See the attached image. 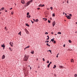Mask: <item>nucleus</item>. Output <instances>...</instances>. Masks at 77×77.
I'll return each mask as SVG.
<instances>
[{
  "mask_svg": "<svg viewBox=\"0 0 77 77\" xmlns=\"http://www.w3.org/2000/svg\"><path fill=\"white\" fill-rule=\"evenodd\" d=\"M5 58V55H3L2 57V59H4Z\"/></svg>",
  "mask_w": 77,
  "mask_h": 77,
  "instance_id": "6e6552de",
  "label": "nucleus"
},
{
  "mask_svg": "<svg viewBox=\"0 0 77 77\" xmlns=\"http://www.w3.org/2000/svg\"><path fill=\"white\" fill-rule=\"evenodd\" d=\"M2 14V12H0V14Z\"/></svg>",
  "mask_w": 77,
  "mask_h": 77,
  "instance_id": "052dcab7",
  "label": "nucleus"
},
{
  "mask_svg": "<svg viewBox=\"0 0 77 77\" xmlns=\"http://www.w3.org/2000/svg\"><path fill=\"white\" fill-rule=\"evenodd\" d=\"M45 18H43V20H45Z\"/></svg>",
  "mask_w": 77,
  "mask_h": 77,
  "instance_id": "13d9d810",
  "label": "nucleus"
},
{
  "mask_svg": "<svg viewBox=\"0 0 77 77\" xmlns=\"http://www.w3.org/2000/svg\"><path fill=\"white\" fill-rule=\"evenodd\" d=\"M38 6H39V7H40V6H41V5H39Z\"/></svg>",
  "mask_w": 77,
  "mask_h": 77,
  "instance_id": "4d7b16f0",
  "label": "nucleus"
},
{
  "mask_svg": "<svg viewBox=\"0 0 77 77\" xmlns=\"http://www.w3.org/2000/svg\"><path fill=\"white\" fill-rule=\"evenodd\" d=\"M29 57L28 56L25 55L23 58V60L27 62L28 60V59H29Z\"/></svg>",
  "mask_w": 77,
  "mask_h": 77,
  "instance_id": "f257e3e1",
  "label": "nucleus"
},
{
  "mask_svg": "<svg viewBox=\"0 0 77 77\" xmlns=\"http://www.w3.org/2000/svg\"><path fill=\"white\" fill-rule=\"evenodd\" d=\"M33 20L34 21H35V19H33Z\"/></svg>",
  "mask_w": 77,
  "mask_h": 77,
  "instance_id": "6e6d98bb",
  "label": "nucleus"
},
{
  "mask_svg": "<svg viewBox=\"0 0 77 77\" xmlns=\"http://www.w3.org/2000/svg\"><path fill=\"white\" fill-rule=\"evenodd\" d=\"M55 35H57V34H55Z\"/></svg>",
  "mask_w": 77,
  "mask_h": 77,
  "instance_id": "69168bd1",
  "label": "nucleus"
},
{
  "mask_svg": "<svg viewBox=\"0 0 77 77\" xmlns=\"http://www.w3.org/2000/svg\"><path fill=\"white\" fill-rule=\"evenodd\" d=\"M49 61H47V63H49Z\"/></svg>",
  "mask_w": 77,
  "mask_h": 77,
  "instance_id": "7c9ffc66",
  "label": "nucleus"
},
{
  "mask_svg": "<svg viewBox=\"0 0 77 77\" xmlns=\"http://www.w3.org/2000/svg\"><path fill=\"white\" fill-rule=\"evenodd\" d=\"M31 21L32 24H33V22L32 20H31Z\"/></svg>",
  "mask_w": 77,
  "mask_h": 77,
  "instance_id": "58836bf2",
  "label": "nucleus"
},
{
  "mask_svg": "<svg viewBox=\"0 0 77 77\" xmlns=\"http://www.w3.org/2000/svg\"><path fill=\"white\" fill-rule=\"evenodd\" d=\"M48 51H49V52H50V53H51V50H48Z\"/></svg>",
  "mask_w": 77,
  "mask_h": 77,
  "instance_id": "cd10ccee",
  "label": "nucleus"
},
{
  "mask_svg": "<svg viewBox=\"0 0 77 77\" xmlns=\"http://www.w3.org/2000/svg\"><path fill=\"white\" fill-rule=\"evenodd\" d=\"M29 66H28V67H29Z\"/></svg>",
  "mask_w": 77,
  "mask_h": 77,
  "instance_id": "338daca9",
  "label": "nucleus"
},
{
  "mask_svg": "<svg viewBox=\"0 0 77 77\" xmlns=\"http://www.w3.org/2000/svg\"><path fill=\"white\" fill-rule=\"evenodd\" d=\"M10 45H11V47H12V46H13V45H14V43H13V42H10Z\"/></svg>",
  "mask_w": 77,
  "mask_h": 77,
  "instance_id": "39448f33",
  "label": "nucleus"
},
{
  "mask_svg": "<svg viewBox=\"0 0 77 77\" xmlns=\"http://www.w3.org/2000/svg\"><path fill=\"white\" fill-rule=\"evenodd\" d=\"M30 70H31V69H32V67H30Z\"/></svg>",
  "mask_w": 77,
  "mask_h": 77,
  "instance_id": "79ce46f5",
  "label": "nucleus"
},
{
  "mask_svg": "<svg viewBox=\"0 0 77 77\" xmlns=\"http://www.w3.org/2000/svg\"><path fill=\"white\" fill-rule=\"evenodd\" d=\"M51 34H53V32H51Z\"/></svg>",
  "mask_w": 77,
  "mask_h": 77,
  "instance_id": "de8ad7c7",
  "label": "nucleus"
},
{
  "mask_svg": "<svg viewBox=\"0 0 77 77\" xmlns=\"http://www.w3.org/2000/svg\"><path fill=\"white\" fill-rule=\"evenodd\" d=\"M47 39H48V40L49 39V38H47Z\"/></svg>",
  "mask_w": 77,
  "mask_h": 77,
  "instance_id": "603ef678",
  "label": "nucleus"
},
{
  "mask_svg": "<svg viewBox=\"0 0 77 77\" xmlns=\"http://www.w3.org/2000/svg\"><path fill=\"white\" fill-rule=\"evenodd\" d=\"M54 43V44H55L56 43V41H55L54 40L53 41Z\"/></svg>",
  "mask_w": 77,
  "mask_h": 77,
  "instance_id": "72a5a7b5",
  "label": "nucleus"
},
{
  "mask_svg": "<svg viewBox=\"0 0 77 77\" xmlns=\"http://www.w3.org/2000/svg\"><path fill=\"white\" fill-rule=\"evenodd\" d=\"M9 49H10V51H12V49H11V48H9Z\"/></svg>",
  "mask_w": 77,
  "mask_h": 77,
  "instance_id": "4be33fe9",
  "label": "nucleus"
},
{
  "mask_svg": "<svg viewBox=\"0 0 77 77\" xmlns=\"http://www.w3.org/2000/svg\"><path fill=\"white\" fill-rule=\"evenodd\" d=\"M71 62H74V60L73 59H72L71 60Z\"/></svg>",
  "mask_w": 77,
  "mask_h": 77,
  "instance_id": "a211bd4d",
  "label": "nucleus"
},
{
  "mask_svg": "<svg viewBox=\"0 0 77 77\" xmlns=\"http://www.w3.org/2000/svg\"><path fill=\"white\" fill-rule=\"evenodd\" d=\"M69 42L70 43H71V42H71V41L70 40H69Z\"/></svg>",
  "mask_w": 77,
  "mask_h": 77,
  "instance_id": "412c9836",
  "label": "nucleus"
},
{
  "mask_svg": "<svg viewBox=\"0 0 77 77\" xmlns=\"http://www.w3.org/2000/svg\"><path fill=\"white\" fill-rule=\"evenodd\" d=\"M4 9H5V8H2L0 10V11H3V10H4Z\"/></svg>",
  "mask_w": 77,
  "mask_h": 77,
  "instance_id": "9b49d317",
  "label": "nucleus"
},
{
  "mask_svg": "<svg viewBox=\"0 0 77 77\" xmlns=\"http://www.w3.org/2000/svg\"><path fill=\"white\" fill-rule=\"evenodd\" d=\"M31 53L32 54H34V51H32L31 52Z\"/></svg>",
  "mask_w": 77,
  "mask_h": 77,
  "instance_id": "f8f14e48",
  "label": "nucleus"
},
{
  "mask_svg": "<svg viewBox=\"0 0 77 77\" xmlns=\"http://www.w3.org/2000/svg\"><path fill=\"white\" fill-rule=\"evenodd\" d=\"M66 17H67L68 19H71V17H70L69 16H66Z\"/></svg>",
  "mask_w": 77,
  "mask_h": 77,
  "instance_id": "f03ea898",
  "label": "nucleus"
},
{
  "mask_svg": "<svg viewBox=\"0 0 77 77\" xmlns=\"http://www.w3.org/2000/svg\"><path fill=\"white\" fill-rule=\"evenodd\" d=\"M14 14V12H11V14L13 15Z\"/></svg>",
  "mask_w": 77,
  "mask_h": 77,
  "instance_id": "4c0bfd02",
  "label": "nucleus"
},
{
  "mask_svg": "<svg viewBox=\"0 0 77 77\" xmlns=\"http://www.w3.org/2000/svg\"><path fill=\"white\" fill-rule=\"evenodd\" d=\"M5 12H8V11H6V10H5Z\"/></svg>",
  "mask_w": 77,
  "mask_h": 77,
  "instance_id": "5fc2aeb1",
  "label": "nucleus"
},
{
  "mask_svg": "<svg viewBox=\"0 0 77 77\" xmlns=\"http://www.w3.org/2000/svg\"><path fill=\"white\" fill-rule=\"evenodd\" d=\"M76 24H77V22H76Z\"/></svg>",
  "mask_w": 77,
  "mask_h": 77,
  "instance_id": "0e129e2a",
  "label": "nucleus"
},
{
  "mask_svg": "<svg viewBox=\"0 0 77 77\" xmlns=\"http://www.w3.org/2000/svg\"><path fill=\"white\" fill-rule=\"evenodd\" d=\"M32 1H33V0H31L30 1H29V2H30V3H31V2Z\"/></svg>",
  "mask_w": 77,
  "mask_h": 77,
  "instance_id": "c85d7f7f",
  "label": "nucleus"
},
{
  "mask_svg": "<svg viewBox=\"0 0 77 77\" xmlns=\"http://www.w3.org/2000/svg\"><path fill=\"white\" fill-rule=\"evenodd\" d=\"M54 66L53 67L54 69H55L56 68V65H54Z\"/></svg>",
  "mask_w": 77,
  "mask_h": 77,
  "instance_id": "ddd939ff",
  "label": "nucleus"
},
{
  "mask_svg": "<svg viewBox=\"0 0 77 77\" xmlns=\"http://www.w3.org/2000/svg\"><path fill=\"white\" fill-rule=\"evenodd\" d=\"M55 24L56 22H55V21H54V22L52 23L53 27H54V25H55Z\"/></svg>",
  "mask_w": 77,
  "mask_h": 77,
  "instance_id": "20e7f679",
  "label": "nucleus"
},
{
  "mask_svg": "<svg viewBox=\"0 0 77 77\" xmlns=\"http://www.w3.org/2000/svg\"><path fill=\"white\" fill-rule=\"evenodd\" d=\"M47 45H48H48H48V43H47Z\"/></svg>",
  "mask_w": 77,
  "mask_h": 77,
  "instance_id": "3c124183",
  "label": "nucleus"
},
{
  "mask_svg": "<svg viewBox=\"0 0 77 77\" xmlns=\"http://www.w3.org/2000/svg\"><path fill=\"white\" fill-rule=\"evenodd\" d=\"M50 9L51 10H53V7H50Z\"/></svg>",
  "mask_w": 77,
  "mask_h": 77,
  "instance_id": "a878e982",
  "label": "nucleus"
},
{
  "mask_svg": "<svg viewBox=\"0 0 77 77\" xmlns=\"http://www.w3.org/2000/svg\"><path fill=\"white\" fill-rule=\"evenodd\" d=\"M47 42V43L49 42V41H46L45 42Z\"/></svg>",
  "mask_w": 77,
  "mask_h": 77,
  "instance_id": "ea45409f",
  "label": "nucleus"
},
{
  "mask_svg": "<svg viewBox=\"0 0 77 77\" xmlns=\"http://www.w3.org/2000/svg\"><path fill=\"white\" fill-rule=\"evenodd\" d=\"M38 60V59H37V60Z\"/></svg>",
  "mask_w": 77,
  "mask_h": 77,
  "instance_id": "774afa93",
  "label": "nucleus"
},
{
  "mask_svg": "<svg viewBox=\"0 0 77 77\" xmlns=\"http://www.w3.org/2000/svg\"><path fill=\"white\" fill-rule=\"evenodd\" d=\"M26 26H27L28 27H29V25L28 24H27V23H26Z\"/></svg>",
  "mask_w": 77,
  "mask_h": 77,
  "instance_id": "dca6fc26",
  "label": "nucleus"
},
{
  "mask_svg": "<svg viewBox=\"0 0 77 77\" xmlns=\"http://www.w3.org/2000/svg\"><path fill=\"white\" fill-rule=\"evenodd\" d=\"M74 76H75V77H76L77 76V74H75Z\"/></svg>",
  "mask_w": 77,
  "mask_h": 77,
  "instance_id": "b1692460",
  "label": "nucleus"
},
{
  "mask_svg": "<svg viewBox=\"0 0 77 77\" xmlns=\"http://www.w3.org/2000/svg\"><path fill=\"white\" fill-rule=\"evenodd\" d=\"M21 3L23 4H24V3H25V2L24 0H22L21 1Z\"/></svg>",
  "mask_w": 77,
  "mask_h": 77,
  "instance_id": "0eeeda50",
  "label": "nucleus"
},
{
  "mask_svg": "<svg viewBox=\"0 0 77 77\" xmlns=\"http://www.w3.org/2000/svg\"><path fill=\"white\" fill-rule=\"evenodd\" d=\"M48 33L47 32H46L45 33V35H48Z\"/></svg>",
  "mask_w": 77,
  "mask_h": 77,
  "instance_id": "c756f323",
  "label": "nucleus"
},
{
  "mask_svg": "<svg viewBox=\"0 0 77 77\" xmlns=\"http://www.w3.org/2000/svg\"><path fill=\"white\" fill-rule=\"evenodd\" d=\"M45 21H47V18H45V19L44 20Z\"/></svg>",
  "mask_w": 77,
  "mask_h": 77,
  "instance_id": "c9c22d12",
  "label": "nucleus"
},
{
  "mask_svg": "<svg viewBox=\"0 0 77 77\" xmlns=\"http://www.w3.org/2000/svg\"><path fill=\"white\" fill-rule=\"evenodd\" d=\"M30 2L29 1H28V2H27L26 3V6H28L30 4Z\"/></svg>",
  "mask_w": 77,
  "mask_h": 77,
  "instance_id": "7ed1b4c3",
  "label": "nucleus"
},
{
  "mask_svg": "<svg viewBox=\"0 0 77 77\" xmlns=\"http://www.w3.org/2000/svg\"><path fill=\"white\" fill-rule=\"evenodd\" d=\"M10 10H11V9H12V8H10Z\"/></svg>",
  "mask_w": 77,
  "mask_h": 77,
  "instance_id": "37998d69",
  "label": "nucleus"
},
{
  "mask_svg": "<svg viewBox=\"0 0 77 77\" xmlns=\"http://www.w3.org/2000/svg\"><path fill=\"white\" fill-rule=\"evenodd\" d=\"M37 9H38V10H39V9H40V8H37Z\"/></svg>",
  "mask_w": 77,
  "mask_h": 77,
  "instance_id": "a19ab883",
  "label": "nucleus"
},
{
  "mask_svg": "<svg viewBox=\"0 0 77 77\" xmlns=\"http://www.w3.org/2000/svg\"><path fill=\"white\" fill-rule=\"evenodd\" d=\"M50 63L48 65V68H49V67H50Z\"/></svg>",
  "mask_w": 77,
  "mask_h": 77,
  "instance_id": "aec40b11",
  "label": "nucleus"
},
{
  "mask_svg": "<svg viewBox=\"0 0 77 77\" xmlns=\"http://www.w3.org/2000/svg\"><path fill=\"white\" fill-rule=\"evenodd\" d=\"M63 47H65V45H63Z\"/></svg>",
  "mask_w": 77,
  "mask_h": 77,
  "instance_id": "49530a36",
  "label": "nucleus"
},
{
  "mask_svg": "<svg viewBox=\"0 0 77 77\" xmlns=\"http://www.w3.org/2000/svg\"><path fill=\"white\" fill-rule=\"evenodd\" d=\"M51 63H52V62H51L49 63H50V64H51Z\"/></svg>",
  "mask_w": 77,
  "mask_h": 77,
  "instance_id": "a18cd8bd",
  "label": "nucleus"
},
{
  "mask_svg": "<svg viewBox=\"0 0 77 77\" xmlns=\"http://www.w3.org/2000/svg\"><path fill=\"white\" fill-rule=\"evenodd\" d=\"M68 2H69V1H68V0H67V3H68Z\"/></svg>",
  "mask_w": 77,
  "mask_h": 77,
  "instance_id": "c03bdc74",
  "label": "nucleus"
},
{
  "mask_svg": "<svg viewBox=\"0 0 77 77\" xmlns=\"http://www.w3.org/2000/svg\"><path fill=\"white\" fill-rule=\"evenodd\" d=\"M61 32H57L58 34H60V35H61Z\"/></svg>",
  "mask_w": 77,
  "mask_h": 77,
  "instance_id": "6ab92c4d",
  "label": "nucleus"
},
{
  "mask_svg": "<svg viewBox=\"0 0 77 77\" xmlns=\"http://www.w3.org/2000/svg\"><path fill=\"white\" fill-rule=\"evenodd\" d=\"M27 18H30V15H27Z\"/></svg>",
  "mask_w": 77,
  "mask_h": 77,
  "instance_id": "4468645a",
  "label": "nucleus"
},
{
  "mask_svg": "<svg viewBox=\"0 0 77 77\" xmlns=\"http://www.w3.org/2000/svg\"><path fill=\"white\" fill-rule=\"evenodd\" d=\"M51 41H52V42H53V41H54V38H53L52 39H51Z\"/></svg>",
  "mask_w": 77,
  "mask_h": 77,
  "instance_id": "2eb2a0df",
  "label": "nucleus"
},
{
  "mask_svg": "<svg viewBox=\"0 0 77 77\" xmlns=\"http://www.w3.org/2000/svg\"><path fill=\"white\" fill-rule=\"evenodd\" d=\"M38 21H39V20H38V19H36L35 20V22H38Z\"/></svg>",
  "mask_w": 77,
  "mask_h": 77,
  "instance_id": "f3484780",
  "label": "nucleus"
},
{
  "mask_svg": "<svg viewBox=\"0 0 77 77\" xmlns=\"http://www.w3.org/2000/svg\"><path fill=\"white\" fill-rule=\"evenodd\" d=\"M1 46L2 47H3V49H5V44H4L3 45H1Z\"/></svg>",
  "mask_w": 77,
  "mask_h": 77,
  "instance_id": "423d86ee",
  "label": "nucleus"
},
{
  "mask_svg": "<svg viewBox=\"0 0 77 77\" xmlns=\"http://www.w3.org/2000/svg\"><path fill=\"white\" fill-rule=\"evenodd\" d=\"M45 5H41V7H44V6Z\"/></svg>",
  "mask_w": 77,
  "mask_h": 77,
  "instance_id": "393cba45",
  "label": "nucleus"
},
{
  "mask_svg": "<svg viewBox=\"0 0 77 77\" xmlns=\"http://www.w3.org/2000/svg\"><path fill=\"white\" fill-rule=\"evenodd\" d=\"M69 16H70V17H71V16H72V15L71 14H69Z\"/></svg>",
  "mask_w": 77,
  "mask_h": 77,
  "instance_id": "e433bc0d",
  "label": "nucleus"
},
{
  "mask_svg": "<svg viewBox=\"0 0 77 77\" xmlns=\"http://www.w3.org/2000/svg\"><path fill=\"white\" fill-rule=\"evenodd\" d=\"M42 60H43V61H45V59H44V58H43Z\"/></svg>",
  "mask_w": 77,
  "mask_h": 77,
  "instance_id": "2f4dec72",
  "label": "nucleus"
},
{
  "mask_svg": "<svg viewBox=\"0 0 77 77\" xmlns=\"http://www.w3.org/2000/svg\"><path fill=\"white\" fill-rule=\"evenodd\" d=\"M47 37L48 38H49V36H48V35L47 36Z\"/></svg>",
  "mask_w": 77,
  "mask_h": 77,
  "instance_id": "09e8293b",
  "label": "nucleus"
},
{
  "mask_svg": "<svg viewBox=\"0 0 77 77\" xmlns=\"http://www.w3.org/2000/svg\"><path fill=\"white\" fill-rule=\"evenodd\" d=\"M58 57V55H57V57Z\"/></svg>",
  "mask_w": 77,
  "mask_h": 77,
  "instance_id": "8fccbe9b",
  "label": "nucleus"
},
{
  "mask_svg": "<svg viewBox=\"0 0 77 77\" xmlns=\"http://www.w3.org/2000/svg\"><path fill=\"white\" fill-rule=\"evenodd\" d=\"M48 47H50V45H48Z\"/></svg>",
  "mask_w": 77,
  "mask_h": 77,
  "instance_id": "864d4df0",
  "label": "nucleus"
},
{
  "mask_svg": "<svg viewBox=\"0 0 77 77\" xmlns=\"http://www.w3.org/2000/svg\"><path fill=\"white\" fill-rule=\"evenodd\" d=\"M57 56H58L59 55V54H57Z\"/></svg>",
  "mask_w": 77,
  "mask_h": 77,
  "instance_id": "e2e57ef3",
  "label": "nucleus"
},
{
  "mask_svg": "<svg viewBox=\"0 0 77 77\" xmlns=\"http://www.w3.org/2000/svg\"><path fill=\"white\" fill-rule=\"evenodd\" d=\"M6 29V27H5V29Z\"/></svg>",
  "mask_w": 77,
  "mask_h": 77,
  "instance_id": "bf43d9fd",
  "label": "nucleus"
},
{
  "mask_svg": "<svg viewBox=\"0 0 77 77\" xmlns=\"http://www.w3.org/2000/svg\"><path fill=\"white\" fill-rule=\"evenodd\" d=\"M18 35H21V32H20L18 33Z\"/></svg>",
  "mask_w": 77,
  "mask_h": 77,
  "instance_id": "f704fd0d",
  "label": "nucleus"
},
{
  "mask_svg": "<svg viewBox=\"0 0 77 77\" xmlns=\"http://www.w3.org/2000/svg\"><path fill=\"white\" fill-rule=\"evenodd\" d=\"M65 15H66L67 14H66V13H65Z\"/></svg>",
  "mask_w": 77,
  "mask_h": 77,
  "instance_id": "680f3d73",
  "label": "nucleus"
},
{
  "mask_svg": "<svg viewBox=\"0 0 77 77\" xmlns=\"http://www.w3.org/2000/svg\"><path fill=\"white\" fill-rule=\"evenodd\" d=\"M60 68H64V67L63 66H59Z\"/></svg>",
  "mask_w": 77,
  "mask_h": 77,
  "instance_id": "1a4fd4ad",
  "label": "nucleus"
},
{
  "mask_svg": "<svg viewBox=\"0 0 77 77\" xmlns=\"http://www.w3.org/2000/svg\"><path fill=\"white\" fill-rule=\"evenodd\" d=\"M48 22L49 23H51V21H50L49 20H48Z\"/></svg>",
  "mask_w": 77,
  "mask_h": 77,
  "instance_id": "5701e85b",
  "label": "nucleus"
},
{
  "mask_svg": "<svg viewBox=\"0 0 77 77\" xmlns=\"http://www.w3.org/2000/svg\"><path fill=\"white\" fill-rule=\"evenodd\" d=\"M52 16H53V17H55V14H52Z\"/></svg>",
  "mask_w": 77,
  "mask_h": 77,
  "instance_id": "bb28decb",
  "label": "nucleus"
},
{
  "mask_svg": "<svg viewBox=\"0 0 77 77\" xmlns=\"http://www.w3.org/2000/svg\"><path fill=\"white\" fill-rule=\"evenodd\" d=\"M27 15H29V12H28L27 13Z\"/></svg>",
  "mask_w": 77,
  "mask_h": 77,
  "instance_id": "473e14b6",
  "label": "nucleus"
},
{
  "mask_svg": "<svg viewBox=\"0 0 77 77\" xmlns=\"http://www.w3.org/2000/svg\"><path fill=\"white\" fill-rule=\"evenodd\" d=\"M29 47H30V46H27V47H26L25 48L24 50H26V49H27V48H29Z\"/></svg>",
  "mask_w": 77,
  "mask_h": 77,
  "instance_id": "9d476101",
  "label": "nucleus"
}]
</instances>
